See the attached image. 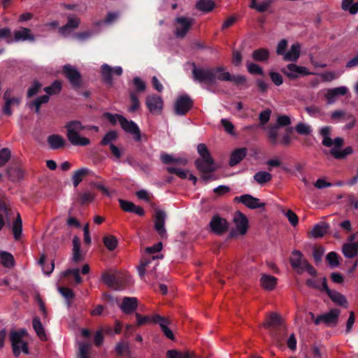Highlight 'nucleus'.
I'll return each mask as SVG.
<instances>
[{
  "mask_svg": "<svg viewBox=\"0 0 358 358\" xmlns=\"http://www.w3.org/2000/svg\"><path fill=\"white\" fill-rule=\"evenodd\" d=\"M192 78L194 81L207 85H214L217 80L231 81L236 85H243L247 78L242 75H231L229 72H224L225 67L223 66L210 68H198L195 63H192Z\"/></svg>",
  "mask_w": 358,
  "mask_h": 358,
  "instance_id": "obj_1",
  "label": "nucleus"
},
{
  "mask_svg": "<svg viewBox=\"0 0 358 358\" xmlns=\"http://www.w3.org/2000/svg\"><path fill=\"white\" fill-rule=\"evenodd\" d=\"M65 128L66 129V136L69 142L76 146H86L90 143L89 138L80 136L79 132L85 129L81 122L78 120H72L68 122Z\"/></svg>",
  "mask_w": 358,
  "mask_h": 358,
  "instance_id": "obj_2",
  "label": "nucleus"
},
{
  "mask_svg": "<svg viewBox=\"0 0 358 358\" xmlns=\"http://www.w3.org/2000/svg\"><path fill=\"white\" fill-rule=\"evenodd\" d=\"M291 124L290 117L288 115H279L276 124L271 125L268 128L267 137L269 143L273 146H276L278 143V130L281 127H287Z\"/></svg>",
  "mask_w": 358,
  "mask_h": 358,
  "instance_id": "obj_3",
  "label": "nucleus"
},
{
  "mask_svg": "<svg viewBox=\"0 0 358 358\" xmlns=\"http://www.w3.org/2000/svg\"><path fill=\"white\" fill-rule=\"evenodd\" d=\"M266 327H272V336L278 343H280L285 334V329L281 324L280 317L277 313H273L268 317Z\"/></svg>",
  "mask_w": 358,
  "mask_h": 358,
  "instance_id": "obj_4",
  "label": "nucleus"
},
{
  "mask_svg": "<svg viewBox=\"0 0 358 358\" xmlns=\"http://www.w3.org/2000/svg\"><path fill=\"white\" fill-rule=\"evenodd\" d=\"M102 280L109 287L115 290L123 289L127 284V278L117 273L113 274L104 273L102 275Z\"/></svg>",
  "mask_w": 358,
  "mask_h": 358,
  "instance_id": "obj_5",
  "label": "nucleus"
},
{
  "mask_svg": "<svg viewBox=\"0 0 358 358\" xmlns=\"http://www.w3.org/2000/svg\"><path fill=\"white\" fill-rule=\"evenodd\" d=\"M62 73L74 90L82 86V76L76 67L71 64H65L62 67Z\"/></svg>",
  "mask_w": 358,
  "mask_h": 358,
  "instance_id": "obj_6",
  "label": "nucleus"
},
{
  "mask_svg": "<svg viewBox=\"0 0 358 358\" xmlns=\"http://www.w3.org/2000/svg\"><path fill=\"white\" fill-rule=\"evenodd\" d=\"M281 72L291 80L311 74L308 68L298 66L294 63L289 64L283 67Z\"/></svg>",
  "mask_w": 358,
  "mask_h": 358,
  "instance_id": "obj_7",
  "label": "nucleus"
},
{
  "mask_svg": "<svg viewBox=\"0 0 358 358\" xmlns=\"http://www.w3.org/2000/svg\"><path fill=\"white\" fill-rule=\"evenodd\" d=\"M331 129L332 128L330 126H325L320 129L319 134L323 138L322 144L328 148L331 147L333 145H335L336 149L341 148L344 143L343 138L337 137L332 140L330 138Z\"/></svg>",
  "mask_w": 358,
  "mask_h": 358,
  "instance_id": "obj_8",
  "label": "nucleus"
},
{
  "mask_svg": "<svg viewBox=\"0 0 358 358\" xmlns=\"http://www.w3.org/2000/svg\"><path fill=\"white\" fill-rule=\"evenodd\" d=\"M193 104L192 99L187 94L179 96L175 102L174 112L177 115H185L192 109Z\"/></svg>",
  "mask_w": 358,
  "mask_h": 358,
  "instance_id": "obj_9",
  "label": "nucleus"
},
{
  "mask_svg": "<svg viewBox=\"0 0 358 358\" xmlns=\"http://www.w3.org/2000/svg\"><path fill=\"white\" fill-rule=\"evenodd\" d=\"M120 126L125 132L133 136V138L135 141L140 142L141 141V132L135 122L128 120L124 117H121Z\"/></svg>",
  "mask_w": 358,
  "mask_h": 358,
  "instance_id": "obj_10",
  "label": "nucleus"
},
{
  "mask_svg": "<svg viewBox=\"0 0 358 358\" xmlns=\"http://www.w3.org/2000/svg\"><path fill=\"white\" fill-rule=\"evenodd\" d=\"M26 334L27 331L24 329L11 331L10 333V341L13 348V352L14 356L16 357H19L21 353L20 345L24 343L22 338Z\"/></svg>",
  "mask_w": 358,
  "mask_h": 358,
  "instance_id": "obj_11",
  "label": "nucleus"
},
{
  "mask_svg": "<svg viewBox=\"0 0 358 358\" xmlns=\"http://www.w3.org/2000/svg\"><path fill=\"white\" fill-rule=\"evenodd\" d=\"M341 311L339 309L333 308L329 312L318 315L314 320L316 325L323 322L327 326H336L338 323V319Z\"/></svg>",
  "mask_w": 358,
  "mask_h": 358,
  "instance_id": "obj_12",
  "label": "nucleus"
},
{
  "mask_svg": "<svg viewBox=\"0 0 358 358\" xmlns=\"http://www.w3.org/2000/svg\"><path fill=\"white\" fill-rule=\"evenodd\" d=\"M209 225L211 231L217 235L224 234L229 229V224L227 220L218 215H215L212 217Z\"/></svg>",
  "mask_w": 358,
  "mask_h": 358,
  "instance_id": "obj_13",
  "label": "nucleus"
},
{
  "mask_svg": "<svg viewBox=\"0 0 358 358\" xmlns=\"http://www.w3.org/2000/svg\"><path fill=\"white\" fill-rule=\"evenodd\" d=\"M289 260L292 268L299 274L303 273V267L305 265V262L308 261L304 258L303 253L298 250L292 251Z\"/></svg>",
  "mask_w": 358,
  "mask_h": 358,
  "instance_id": "obj_14",
  "label": "nucleus"
},
{
  "mask_svg": "<svg viewBox=\"0 0 358 358\" xmlns=\"http://www.w3.org/2000/svg\"><path fill=\"white\" fill-rule=\"evenodd\" d=\"M176 36L178 38H184L192 26V20L185 17H179L176 19Z\"/></svg>",
  "mask_w": 358,
  "mask_h": 358,
  "instance_id": "obj_15",
  "label": "nucleus"
},
{
  "mask_svg": "<svg viewBox=\"0 0 358 358\" xmlns=\"http://www.w3.org/2000/svg\"><path fill=\"white\" fill-rule=\"evenodd\" d=\"M194 164L197 170L201 173H213L217 169L212 157L206 159H197Z\"/></svg>",
  "mask_w": 358,
  "mask_h": 358,
  "instance_id": "obj_16",
  "label": "nucleus"
},
{
  "mask_svg": "<svg viewBox=\"0 0 358 358\" xmlns=\"http://www.w3.org/2000/svg\"><path fill=\"white\" fill-rule=\"evenodd\" d=\"M234 201L242 203L250 209H257L265 206V203H261L259 199L248 194L235 197Z\"/></svg>",
  "mask_w": 358,
  "mask_h": 358,
  "instance_id": "obj_17",
  "label": "nucleus"
},
{
  "mask_svg": "<svg viewBox=\"0 0 358 358\" xmlns=\"http://www.w3.org/2000/svg\"><path fill=\"white\" fill-rule=\"evenodd\" d=\"M152 322L159 325L161 330L167 338L172 341L175 339L172 330L168 327L170 321L167 318L156 314L152 316Z\"/></svg>",
  "mask_w": 358,
  "mask_h": 358,
  "instance_id": "obj_18",
  "label": "nucleus"
},
{
  "mask_svg": "<svg viewBox=\"0 0 358 358\" xmlns=\"http://www.w3.org/2000/svg\"><path fill=\"white\" fill-rule=\"evenodd\" d=\"M101 76L104 83L108 84L109 85H112L113 84V78L112 73L117 76H121L122 74V69L120 66H115V68H112L107 64H104L101 66Z\"/></svg>",
  "mask_w": 358,
  "mask_h": 358,
  "instance_id": "obj_19",
  "label": "nucleus"
},
{
  "mask_svg": "<svg viewBox=\"0 0 358 358\" xmlns=\"http://www.w3.org/2000/svg\"><path fill=\"white\" fill-rule=\"evenodd\" d=\"M323 289H324V292L334 303L339 306H346L348 302L345 296L337 291L330 289L328 287L326 277H323Z\"/></svg>",
  "mask_w": 358,
  "mask_h": 358,
  "instance_id": "obj_20",
  "label": "nucleus"
},
{
  "mask_svg": "<svg viewBox=\"0 0 358 358\" xmlns=\"http://www.w3.org/2000/svg\"><path fill=\"white\" fill-rule=\"evenodd\" d=\"M166 215L164 210H157L155 213V229L162 238L166 237V230L164 227Z\"/></svg>",
  "mask_w": 358,
  "mask_h": 358,
  "instance_id": "obj_21",
  "label": "nucleus"
},
{
  "mask_svg": "<svg viewBox=\"0 0 358 358\" xmlns=\"http://www.w3.org/2000/svg\"><path fill=\"white\" fill-rule=\"evenodd\" d=\"M146 106L151 113H159L163 108L162 99L157 95H148L146 98Z\"/></svg>",
  "mask_w": 358,
  "mask_h": 358,
  "instance_id": "obj_22",
  "label": "nucleus"
},
{
  "mask_svg": "<svg viewBox=\"0 0 358 358\" xmlns=\"http://www.w3.org/2000/svg\"><path fill=\"white\" fill-rule=\"evenodd\" d=\"M138 307V299L136 297L125 296L122 299L120 309L127 315L133 313Z\"/></svg>",
  "mask_w": 358,
  "mask_h": 358,
  "instance_id": "obj_23",
  "label": "nucleus"
},
{
  "mask_svg": "<svg viewBox=\"0 0 358 358\" xmlns=\"http://www.w3.org/2000/svg\"><path fill=\"white\" fill-rule=\"evenodd\" d=\"M234 221L236 229L241 234H245L248 228V220L242 213L237 211L235 214Z\"/></svg>",
  "mask_w": 358,
  "mask_h": 358,
  "instance_id": "obj_24",
  "label": "nucleus"
},
{
  "mask_svg": "<svg viewBox=\"0 0 358 358\" xmlns=\"http://www.w3.org/2000/svg\"><path fill=\"white\" fill-rule=\"evenodd\" d=\"M277 281V278L269 274H262L259 279L262 287L267 291L273 290L276 287Z\"/></svg>",
  "mask_w": 358,
  "mask_h": 358,
  "instance_id": "obj_25",
  "label": "nucleus"
},
{
  "mask_svg": "<svg viewBox=\"0 0 358 358\" xmlns=\"http://www.w3.org/2000/svg\"><path fill=\"white\" fill-rule=\"evenodd\" d=\"M301 45L299 43L291 45L290 49L282 57L287 62H296L300 57Z\"/></svg>",
  "mask_w": 358,
  "mask_h": 358,
  "instance_id": "obj_26",
  "label": "nucleus"
},
{
  "mask_svg": "<svg viewBox=\"0 0 358 358\" xmlns=\"http://www.w3.org/2000/svg\"><path fill=\"white\" fill-rule=\"evenodd\" d=\"M348 89L345 87H338L327 90L325 98L329 104H331L335 101V98L338 96H344L347 94Z\"/></svg>",
  "mask_w": 358,
  "mask_h": 358,
  "instance_id": "obj_27",
  "label": "nucleus"
},
{
  "mask_svg": "<svg viewBox=\"0 0 358 358\" xmlns=\"http://www.w3.org/2000/svg\"><path fill=\"white\" fill-rule=\"evenodd\" d=\"M247 152L246 148H241L234 150L230 155L229 165L234 166L240 163L245 157Z\"/></svg>",
  "mask_w": 358,
  "mask_h": 358,
  "instance_id": "obj_28",
  "label": "nucleus"
},
{
  "mask_svg": "<svg viewBox=\"0 0 358 358\" xmlns=\"http://www.w3.org/2000/svg\"><path fill=\"white\" fill-rule=\"evenodd\" d=\"M6 174L13 182L20 181L24 178V171L17 165L8 167Z\"/></svg>",
  "mask_w": 358,
  "mask_h": 358,
  "instance_id": "obj_29",
  "label": "nucleus"
},
{
  "mask_svg": "<svg viewBox=\"0 0 358 358\" xmlns=\"http://www.w3.org/2000/svg\"><path fill=\"white\" fill-rule=\"evenodd\" d=\"M14 40L15 41H34L35 38L29 29L21 27L20 30L14 31Z\"/></svg>",
  "mask_w": 358,
  "mask_h": 358,
  "instance_id": "obj_30",
  "label": "nucleus"
},
{
  "mask_svg": "<svg viewBox=\"0 0 358 358\" xmlns=\"http://www.w3.org/2000/svg\"><path fill=\"white\" fill-rule=\"evenodd\" d=\"M48 143L52 150H59L66 145L64 138L59 134H52L48 137Z\"/></svg>",
  "mask_w": 358,
  "mask_h": 358,
  "instance_id": "obj_31",
  "label": "nucleus"
},
{
  "mask_svg": "<svg viewBox=\"0 0 358 358\" xmlns=\"http://www.w3.org/2000/svg\"><path fill=\"white\" fill-rule=\"evenodd\" d=\"M274 2V0H262L261 2L257 3L253 1L250 3V8L255 9L259 13H264L268 11L272 13L273 11L270 9L271 5Z\"/></svg>",
  "mask_w": 358,
  "mask_h": 358,
  "instance_id": "obj_32",
  "label": "nucleus"
},
{
  "mask_svg": "<svg viewBox=\"0 0 358 358\" xmlns=\"http://www.w3.org/2000/svg\"><path fill=\"white\" fill-rule=\"evenodd\" d=\"M80 20L78 17H68L66 24L59 29V32L62 35H66L71 31V29H75L79 27Z\"/></svg>",
  "mask_w": 358,
  "mask_h": 358,
  "instance_id": "obj_33",
  "label": "nucleus"
},
{
  "mask_svg": "<svg viewBox=\"0 0 358 358\" xmlns=\"http://www.w3.org/2000/svg\"><path fill=\"white\" fill-rule=\"evenodd\" d=\"M329 228V224L324 222L316 224L311 231L312 236L315 238H321L327 233Z\"/></svg>",
  "mask_w": 358,
  "mask_h": 358,
  "instance_id": "obj_34",
  "label": "nucleus"
},
{
  "mask_svg": "<svg viewBox=\"0 0 358 358\" xmlns=\"http://www.w3.org/2000/svg\"><path fill=\"white\" fill-rule=\"evenodd\" d=\"M343 253L345 257L352 259L358 254V242L345 243L343 246Z\"/></svg>",
  "mask_w": 358,
  "mask_h": 358,
  "instance_id": "obj_35",
  "label": "nucleus"
},
{
  "mask_svg": "<svg viewBox=\"0 0 358 358\" xmlns=\"http://www.w3.org/2000/svg\"><path fill=\"white\" fill-rule=\"evenodd\" d=\"M84 259L83 256L80 254V241L78 236H74L73 238V257L72 260L75 263L80 262Z\"/></svg>",
  "mask_w": 358,
  "mask_h": 358,
  "instance_id": "obj_36",
  "label": "nucleus"
},
{
  "mask_svg": "<svg viewBox=\"0 0 358 358\" xmlns=\"http://www.w3.org/2000/svg\"><path fill=\"white\" fill-rule=\"evenodd\" d=\"M270 57V52L266 48H259L252 52V57L256 62H266Z\"/></svg>",
  "mask_w": 358,
  "mask_h": 358,
  "instance_id": "obj_37",
  "label": "nucleus"
},
{
  "mask_svg": "<svg viewBox=\"0 0 358 358\" xmlns=\"http://www.w3.org/2000/svg\"><path fill=\"white\" fill-rule=\"evenodd\" d=\"M32 326L36 331L37 336L40 338L42 341L47 340V336L45 332V329L43 328V326L38 317H35L33 319L32 321Z\"/></svg>",
  "mask_w": 358,
  "mask_h": 358,
  "instance_id": "obj_38",
  "label": "nucleus"
},
{
  "mask_svg": "<svg viewBox=\"0 0 358 358\" xmlns=\"http://www.w3.org/2000/svg\"><path fill=\"white\" fill-rule=\"evenodd\" d=\"M90 173V170L86 168H82L74 171L72 176L73 185L76 187L80 182H82L83 178L87 176Z\"/></svg>",
  "mask_w": 358,
  "mask_h": 358,
  "instance_id": "obj_39",
  "label": "nucleus"
},
{
  "mask_svg": "<svg viewBox=\"0 0 358 358\" xmlns=\"http://www.w3.org/2000/svg\"><path fill=\"white\" fill-rule=\"evenodd\" d=\"M94 199V195L90 191L78 192L76 197V201L80 205H86L91 203Z\"/></svg>",
  "mask_w": 358,
  "mask_h": 358,
  "instance_id": "obj_40",
  "label": "nucleus"
},
{
  "mask_svg": "<svg viewBox=\"0 0 358 358\" xmlns=\"http://www.w3.org/2000/svg\"><path fill=\"white\" fill-rule=\"evenodd\" d=\"M352 152L353 150L350 146L346 147L345 149L341 150L336 149V148H333L330 150L331 155L337 159H344L346 156L352 154Z\"/></svg>",
  "mask_w": 358,
  "mask_h": 358,
  "instance_id": "obj_41",
  "label": "nucleus"
},
{
  "mask_svg": "<svg viewBox=\"0 0 358 358\" xmlns=\"http://www.w3.org/2000/svg\"><path fill=\"white\" fill-rule=\"evenodd\" d=\"M62 88V84L60 80H55L50 86L45 87L43 91L49 95H57L60 93Z\"/></svg>",
  "mask_w": 358,
  "mask_h": 358,
  "instance_id": "obj_42",
  "label": "nucleus"
},
{
  "mask_svg": "<svg viewBox=\"0 0 358 358\" xmlns=\"http://www.w3.org/2000/svg\"><path fill=\"white\" fill-rule=\"evenodd\" d=\"M254 180L259 185H264L272 180V175L266 171H258L254 176Z\"/></svg>",
  "mask_w": 358,
  "mask_h": 358,
  "instance_id": "obj_43",
  "label": "nucleus"
},
{
  "mask_svg": "<svg viewBox=\"0 0 358 358\" xmlns=\"http://www.w3.org/2000/svg\"><path fill=\"white\" fill-rule=\"evenodd\" d=\"M12 229L15 239L19 240L21 238L22 231V222L19 213L13 222Z\"/></svg>",
  "mask_w": 358,
  "mask_h": 358,
  "instance_id": "obj_44",
  "label": "nucleus"
},
{
  "mask_svg": "<svg viewBox=\"0 0 358 358\" xmlns=\"http://www.w3.org/2000/svg\"><path fill=\"white\" fill-rule=\"evenodd\" d=\"M354 0H343L341 8L343 10L349 11L352 15L358 13V1L353 3Z\"/></svg>",
  "mask_w": 358,
  "mask_h": 358,
  "instance_id": "obj_45",
  "label": "nucleus"
},
{
  "mask_svg": "<svg viewBox=\"0 0 358 358\" xmlns=\"http://www.w3.org/2000/svg\"><path fill=\"white\" fill-rule=\"evenodd\" d=\"M117 133L115 130H110L108 131L100 141V145L102 146L108 145L113 144V142L117 138Z\"/></svg>",
  "mask_w": 358,
  "mask_h": 358,
  "instance_id": "obj_46",
  "label": "nucleus"
},
{
  "mask_svg": "<svg viewBox=\"0 0 358 358\" xmlns=\"http://www.w3.org/2000/svg\"><path fill=\"white\" fill-rule=\"evenodd\" d=\"M215 6V2L212 0H199L196 6L198 10L208 13L213 10Z\"/></svg>",
  "mask_w": 358,
  "mask_h": 358,
  "instance_id": "obj_47",
  "label": "nucleus"
},
{
  "mask_svg": "<svg viewBox=\"0 0 358 358\" xmlns=\"http://www.w3.org/2000/svg\"><path fill=\"white\" fill-rule=\"evenodd\" d=\"M10 209L8 208L6 202L0 199V231L4 227L6 222L4 216L8 217Z\"/></svg>",
  "mask_w": 358,
  "mask_h": 358,
  "instance_id": "obj_48",
  "label": "nucleus"
},
{
  "mask_svg": "<svg viewBox=\"0 0 358 358\" xmlns=\"http://www.w3.org/2000/svg\"><path fill=\"white\" fill-rule=\"evenodd\" d=\"M0 259L1 264L6 267H11L14 265V257L8 252L0 250Z\"/></svg>",
  "mask_w": 358,
  "mask_h": 358,
  "instance_id": "obj_49",
  "label": "nucleus"
},
{
  "mask_svg": "<svg viewBox=\"0 0 358 358\" xmlns=\"http://www.w3.org/2000/svg\"><path fill=\"white\" fill-rule=\"evenodd\" d=\"M292 127H286V133L282 135L280 140H278V144H280L285 147L289 146L292 142L291 134L292 133Z\"/></svg>",
  "mask_w": 358,
  "mask_h": 358,
  "instance_id": "obj_50",
  "label": "nucleus"
},
{
  "mask_svg": "<svg viewBox=\"0 0 358 358\" xmlns=\"http://www.w3.org/2000/svg\"><path fill=\"white\" fill-rule=\"evenodd\" d=\"M326 260L331 268H334L339 266V256L336 252H330L326 257Z\"/></svg>",
  "mask_w": 358,
  "mask_h": 358,
  "instance_id": "obj_51",
  "label": "nucleus"
},
{
  "mask_svg": "<svg viewBox=\"0 0 358 358\" xmlns=\"http://www.w3.org/2000/svg\"><path fill=\"white\" fill-rule=\"evenodd\" d=\"M103 243L108 250L113 251L117 245V239L114 236H107L103 238Z\"/></svg>",
  "mask_w": 358,
  "mask_h": 358,
  "instance_id": "obj_52",
  "label": "nucleus"
},
{
  "mask_svg": "<svg viewBox=\"0 0 358 358\" xmlns=\"http://www.w3.org/2000/svg\"><path fill=\"white\" fill-rule=\"evenodd\" d=\"M129 98L131 102V105L129 108V111L131 113H134L139 109L140 102L137 96V94L134 91H131L129 92Z\"/></svg>",
  "mask_w": 358,
  "mask_h": 358,
  "instance_id": "obj_53",
  "label": "nucleus"
},
{
  "mask_svg": "<svg viewBox=\"0 0 358 358\" xmlns=\"http://www.w3.org/2000/svg\"><path fill=\"white\" fill-rule=\"evenodd\" d=\"M11 157V152L9 148H3L0 150V167L6 164Z\"/></svg>",
  "mask_w": 358,
  "mask_h": 358,
  "instance_id": "obj_54",
  "label": "nucleus"
},
{
  "mask_svg": "<svg viewBox=\"0 0 358 358\" xmlns=\"http://www.w3.org/2000/svg\"><path fill=\"white\" fill-rule=\"evenodd\" d=\"M91 348V345L87 343H81L79 345V350L78 354V358H90L89 351Z\"/></svg>",
  "mask_w": 358,
  "mask_h": 358,
  "instance_id": "obj_55",
  "label": "nucleus"
},
{
  "mask_svg": "<svg viewBox=\"0 0 358 358\" xmlns=\"http://www.w3.org/2000/svg\"><path fill=\"white\" fill-rule=\"evenodd\" d=\"M133 84L135 87L134 92L136 93L143 92L146 90L145 83L139 77H135L133 79Z\"/></svg>",
  "mask_w": 358,
  "mask_h": 358,
  "instance_id": "obj_56",
  "label": "nucleus"
},
{
  "mask_svg": "<svg viewBox=\"0 0 358 358\" xmlns=\"http://www.w3.org/2000/svg\"><path fill=\"white\" fill-rule=\"evenodd\" d=\"M306 285L310 288H313L321 292H324V289H323V278H321V285L319 284L318 280L313 278L307 279L306 281Z\"/></svg>",
  "mask_w": 358,
  "mask_h": 358,
  "instance_id": "obj_57",
  "label": "nucleus"
},
{
  "mask_svg": "<svg viewBox=\"0 0 358 358\" xmlns=\"http://www.w3.org/2000/svg\"><path fill=\"white\" fill-rule=\"evenodd\" d=\"M295 130L300 135H309L312 131L310 126L303 122L298 123Z\"/></svg>",
  "mask_w": 358,
  "mask_h": 358,
  "instance_id": "obj_58",
  "label": "nucleus"
},
{
  "mask_svg": "<svg viewBox=\"0 0 358 358\" xmlns=\"http://www.w3.org/2000/svg\"><path fill=\"white\" fill-rule=\"evenodd\" d=\"M247 69H248V72L250 74H252V75L257 74V75H261V76L264 75V71H263V69H262V67H260L258 64H257L255 63L248 62H247Z\"/></svg>",
  "mask_w": 358,
  "mask_h": 358,
  "instance_id": "obj_59",
  "label": "nucleus"
},
{
  "mask_svg": "<svg viewBox=\"0 0 358 358\" xmlns=\"http://www.w3.org/2000/svg\"><path fill=\"white\" fill-rule=\"evenodd\" d=\"M63 275L65 277L72 275L74 277L75 281L77 284H80L83 281L82 278L80 275V271L78 268L67 269L63 273Z\"/></svg>",
  "mask_w": 358,
  "mask_h": 358,
  "instance_id": "obj_60",
  "label": "nucleus"
},
{
  "mask_svg": "<svg viewBox=\"0 0 358 358\" xmlns=\"http://www.w3.org/2000/svg\"><path fill=\"white\" fill-rule=\"evenodd\" d=\"M324 352V347L322 345H313L310 350L312 358H322Z\"/></svg>",
  "mask_w": 358,
  "mask_h": 358,
  "instance_id": "obj_61",
  "label": "nucleus"
},
{
  "mask_svg": "<svg viewBox=\"0 0 358 358\" xmlns=\"http://www.w3.org/2000/svg\"><path fill=\"white\" fill-rule=\"evenodd\" d=\"M103 118L107 120L111 124L115 125L117 121H119V122L120 123L121 117L124 116L119 114H112L110 113L106 112L103 114Z\"/></svg>",
  "mask_w": 358,
  "mask_h": 358,
  "instance_id": "obj_62",
  "label": "nucleus"
},
{
  "mask_svg": "<svg viewBox=\"0 0 358 358\" xmlns=\"http://www.w3.org/2000/svg\"><path fill=\"white\" fill-rule=\"evenodd\" d=\"M166 171L169 173L176 174L177 176L182 179L187 178L188 172L187 171H184L181 169H177L175 167H167Z\"/></svg>",
  "mask_w": 358,
  "mask_h": 358,
  "instance_id": "obj_63",
  "label": "nucleus"
},
{
  "mask_svg": "<svg viewBox=\"0 0 358 358\" xmlns=\"http://www.w3.org/2000/svg\"><path fill=\"white\" fill-rule=\"evenodd\" d=\"M42 85L38 81L34 80L32 85L28 89L27 97L31 98L36 95L41 89Z\"/></svg>",
  "mask_w": 358,
  "mask_h": 358,
  "instance_id": "obj_64",
  "label": "nucleus"
}]
</instances>
